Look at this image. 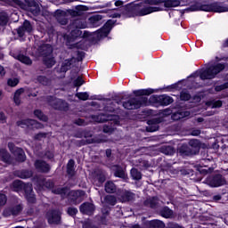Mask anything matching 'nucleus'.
Segmentation results:
<instances>
[{"instance_id": "f257e3e1", "label": "nucleus", "mask_w": 228, "mask_h": 228, "mask_svg": "<svg viewBox=\"0 0 228 228\" xmlns=\"http://www.w3.org/2000/svg\"><path fill=\"white\" fill-rule=\"evenodd\" d=\"M154 92H158V89L148 88L135 90L134 91V95H135V97L130 98L127 102H122V99L124 98L115 100V102L108 100L107 103L109 105L105 107V111H109V113L106 112L105 114L94 116V120L95 122H108L110 120H117V116L113 114V111H115L117 108L115 104H122L125 110H138L139 108H142V106H149V103L159 104V95H151L149 100H147V97L143 96L151 95V94H154Z\"/></svg>"}, {"instance_id": "f03ea898", "label": "nucleus", "mask_w": 228, "mask_h": 228, "mask_svg": "<svg viewBox=\"0 0 228 228\" xmlns=\"http://www.w3.org/2000/svg\"><path fill=\"white\" fill-rule=\"evenodd\" d=\"M181 2L179 0H164L163 3L158 4V0H148V4L141 5L139 10V15H149L154 13V12H162L165 8H175L180 6Z\"/></svg>"}, {"instance_id": "7ed1b4c3", "label": "nucleus", "mask_w": 228, "mask_h": 228, "mask_svg": "<svg viewBox=\"0 0 228 228\" xmlns=\"http://www.w3.org/2000/svg\"><path fill=\"white\" fill-rule=\"evenodd\" d=\"M84 12H88V7L86 5H77L74 10H61L58 9L53 12V17H55L57 22L61 26H67L69 24V16L79 17L83 15Z\"/></svg>"}, {"instance_id": "20e7f679", "label": "nucleus", "mask_w": 228, "mask_h": 228, "mask_svg": "<svg viewBox=\"0 0 228 228\" xmlns=\"http://www.w3.org/2000/svg\"><path fill=\"white\" fill-rule=\"evenodd\" d=\"M225 69V64L216 63L208 65L206 68L196 71L191 75V77H200V79H215L217 74H220L222 70Z\"/></svg>"}, {"instance_id": "39448f33", "label": "nucleus", "mask_w": 228, "mask_h": 228, "mask_svg": "<svg viewBox=\"0 0 228 228\" xmlns=\"http://www.w3.org/2000/svg\"><path fill=\"white\" fill-rule=\"evenodd\" d=\"M11 6L14 8H21L27 12H32L33 15H40V6L37 4V0H25V3L20 0H8Z\"/></svg>"}, {"instance_id": "423d86ee", "label": "nucleus", "mask_w": 228, "mask_h": 228, "mask_svg": "<svg viewBox=\"0 0 228 228\" xmlns=\"http://www.w3.org/2000/svg\"><path fill=\"white\" fill-rule=\"evenodd\" d=\"M53 193H55V195H61L63 199L65 197H69L71 200H77V199H81L84 200V199H86V194L83 191H69V188L67 187H54L52 190Z\"/></svg>"}, {"instance_id": "0eeeda50", "label": "nucleus", "mask_w": 228, "mask_h": 228, "mask_svg": "<svg viewBox=\"0 0 228 228\" xmlns=\"http://www.w3.org/2000/svg\"><path fill=\"white\" fill-rule=\"evenodd\" d=\"M86 20L77 19L74 20L70 25L68 27V33L64 34L63 38H67V37H72L73 38H77V37L81 36V30L86 28Z\"/></svg>"}, {"instance_id": "6e6552de", "label": "nucleus", "mask_w": 228, "mask_h": 228, "mask_svg": "<svg viewBox=\"0 0 228 228\" xmlns=\"http://www.w3.org/2000/svg\"><path fill=\"white\" fill-rule=\"evenodd\" d=\"M222 2H214L208 4H200L198 6V10L201 12H215L216 13H224L228 12V0H221Z\"/></svg>"}, {"instance_id": "1a4fd4ad", "label": "nucleus", "mask_w": 228, "mask_h": 228, "mask_svg": "<svg viewBox=\"0 0 228 228\" xmlns=\"http://www.w3.org/2000/svg\"><path fill=\"white\" fill-rule=\"evenodd\" d=\"M12 190L14 191H22L23 190L27 200H35V192H33L31 183H24L22 181L16 180L12 183Z\"/></svg>"}, {"instance_id": "9d476101", "label": "nucleus", "mask_w": 228, "mask_h": 228, "mask_svg": "<svg viewBox=\"0 0 228 228\" xmlns=\"http://www.w3.org/2000/svg\"><path fill=\"white\" fill-rule=\"evenodd\" d=\"M37 53L39 56H44V62L48 67V69H51V67H53L54 63H56V61H54V58L53 57V46L51 45H41Z\"/></svg>"}, {"instance_id": "9b49d317", "label": "nucleus", "mask_w": 228, "mask_h": 228, "mask_svg": "<svg viewBox=\"0 0 228 228\" xmlns=\"http://www.w3.org/2000/svg\"><path fill=\"white\" fill-rule=\"evenodd\" d=\"M115 204H117V200H104V201H102V216L100 217V222L103 225H106L108 224V219L106 217L108 216V215H110V211H111V206H115Z\"/></svg>"}, {"instance_id": "f8f14e48", "label": "nucleus", "mask_w": 228, "mask_h": 228, "mask_svg": "<svg viewBox=\"0 0 228 228\" xmlns=\"http://www.w3.org/2000/svg\"><path fill=\"white\" fill-rule=\"evenodd\" d=\"M46 218L50 225H60L61 224V210L51 209L46 213Z\"/></svg>"}, {"instance_id": "ddd939ff", "label": "nucleus", "mask_w": 228, "mask_h": 228, "mask_svg": "<svg viewBox=\"0 0 228 228\" xmlns=\"http://www.w3.org/2000/svg\"><path fill=\"white\" fill-rule=\"evenodd\" d=\"M113 26H115V20H109L100 30L95 32L94 35L97 40H101V38H106V37L110 35V31H111L113 28Z\"/></svg>"}, {"instance_id": "4468645a", "label": "nucleus", "mask_w": 228, "mask_h": 228, "mask_svg": "<svg viewBox=\"0 0 228 228\" xmlns=\"http://www.w3.org/2000/svg\"><path fill=\"white\" fill-rule=\"evenodd\" d=\"M132 228H165V223L158 219L144 220L142 224H134Z\"/></svg>"}, {"instance_id": "2eb2a0df", "label": "nucleus", "mask_w": 228, "mask_h": 228, "mask_svg": "<svg viewBox=\"0 0 228 228\" xmlns=\"http://www.w3.org/2000/svg\"><path fill=\"white\" fill-rule=\"evenodd\" d=\"M20 127H28L29 129H42V124L34 119H22L17 122Z\"/></svg>"}, {"instance_id": "dca6fc26", "label": "nucleus", "mask_w": 228, "mask_h": 228, "mask_svg": "<svg viewBox=\"0 0 228 228\" xmlns=\"http://www.w3.org/2000/svg\"><path fill=\"white\" fill-rule=\"evenodd\" d=\"M49 104L52 108H54V110H67L69 109V103H67L63 100L54 98V97L50 98Z\"/></svg>"}, {"instance_id": "f3484780", "label": "nucleus", "mask_w": 228, "mask_h": 228, "mask_svg": "<svg viewBox=\"0 0 228 228\" xmlns=\"http://www.w3.org/2000/svg\"><path fill=\"white\" fill-rule=\"evenodd\" d=\"M207 183L212 188H218V186H223L225 184V180L222 175H216L215 176H210L207 179Z\"/></svg>"}, {"instance_id": "a211bd4d", "label": "nucleus", "mask_w": 228, "mask_h": 228, "mask_svg": "<svg viewBox=\"0 0 228 228\" xmlns=\"http://www.w3.org/2000/svg\"><path fill=\"white\" fill-rule=\"evenodd\" d=\"M8 147L11 152H12V154H14V156L16 157V159L21 162L26 161V154L24 153V151L22 149L15 147V145L12 142L8 143Z\"/></svg>"}, {"instance_id": "6ab92c4d", "label": "nucleus", "mask_w": 228, "mask_h": 228, "mask_svg": "<svg viewBox=\"0 0 228 228\" xmlns=\"http://www.w3.org/2000/svg\"><path fill=\"white\" fill-rule=\"evenodd\" d=\"M23 208L20 204L13 205L12 207H9L5 208L3 212L4 216H17V215L20 214V211H22Z\"/></svg>"}, {"instance_id": "aec40b11", "label": "nucleus", "mask_w": 228, "mask_h": 228, "mask_svg": "<svg viewBox=\"0 0 228 228\" xmlns=\"http://www.w3.org/2000/svg\"><path fill=\"white\" fill-rule=\"evenodd\" d=\"M197 110H198V108L194 107L192 110H178L177 112H175L172 115V118H173V120H181V118L190 117L191 115V113H193V111H195Z\"/></svg>"}, {"instance_id": "412c9836", "label": "nucleus", "mask_w": 228, "mask_h": 228, "mask_svg": "<svg viewBox=\"0 0 228 228\" xmlns=\"http://www.w3.org/2000/svg\"><path fill=\"white\" fill-rule=\"evenodd\" d=\"M36 181L37 185L41 189L44 190V188H53L54 183L51 180H45L43 176H38L34 179Z\"/></svg>"}, {"instance_id": "4be33fe9", "label": "nucleus", "mask_w": 228, "mask_h": 228, "mask_svg": "<svg viewBox=\"0 0 228 228\" xmlns=\"http://www.w3.org/2000/svg\"><path fill=\"white\" fill-rule=\"evenodd\" d=\"M118 195L121 197V199L126 200H136V199H138V193L133 192L131 191L118 190Z\"/></svg>"}, {"instance_id": "5701e85b", "label": "nucleus", "mask_w": 228, "mask_h": 228, "mask_svg": "<svg viewBox=\"0 0 228 228\" xmlns=\"http://www.w3.org/2000/svg\"><path fill=\"white\" fill-rule=\"evenodd\" d=\"M79 209L80 213L83 215H88L89 216H92L95 211V206L93 203L85 202L80 206Z\"/></svg>"}, {"instance_id": "b1692460", "label": "nucleus", "mask_w": 228, "mask_h": 228, "mask_svg": "<svg viewBox=\"0 0 228 228\" xmlns=\"http://www.w3.org/2000/svg\"><path fill=\"white\" fill-rule=\"evenodd\" d=\"M76 61H81V58H71V59H67L65 60L61 67V72H67V70H69V69L72 67V65H74V63H76Z\"/></svg>"}, {"instance_id": "393cba45", "label": "nucleus", "mask_w": 228, "mask_h": 228, "mask_svg": "<svg viewBox=\"0 0 228 228\" xmlns=\"http://www.w3.org/2000/svg\"><path fill=\"white\" fill-rule=\"evenodd\" d=\"M89 24L91 28H99L102 24V16L101 14H95L89 18Z\"/></svg>"}, {"instance_id": "a878e982", "label": "nucleus", "mask_w": 228, "mask_h": 228, "mask_svg": "<svg viewBox=\"0 0 228 228\" xmlns=\"http://www.w3.org/2000/svg\"><path fill=\"white\" fill-rule=\"evenodd\" d=\"M31 33L33 31V26L28 20H25L23 26L18 28L19 37H24V32Z\"/></svg>"}, {"instance_id": "bb28decb", "label": "nucleus", "mask_w": 228, "mask_h": 228, "mask_svg": "<svg viewBox=\"0 0 228 228\" xmlns=\"http://www.w3.org/2000/svg\"><path fill=\"white\" fill-rule=\"evenodd\" d=\"M35 167L39 172H48L49 170H51V167L49 166V164H46L45 161L43 160H37L35 162Z\"/></svg>"}, {"instance_id": "cd10ccee", "label": "nucleus", "mask_w": 228, "mask_h": 228, "mask_svg": "<svg viewBox=\"0 0 228 228\" xmlns=\"http://www.w3.org/2000/svg\"><path fill=\"white\" fill-rule=\"evenodd\" d=\"M178 152L181 156H191L192 154H195V151H191V148L188 147L186 144L182 145L178 149Z\"/></svg>"}, {"instance_id": "c85d7f7f", "label": "nucleus", "mask_w": 228, "mask_h": 228, "mask_svg": "<svg viewBox=\"0 0 228 228\" xmlns=\"http://www.w3.org/2000/svg\"><path fill=\"white\" fill-rule=\"evenodd\" d=\"M111 170L114 171V175L116 177H120L121 179L126 177V171H124V168L120 167L119 166H112Z\"/></svg>"}, {"instance_id": "c756f323", "label": "nucleus", "mask_w": 228, "mask_h": 228, "mask_svg": "<svg viewBox=\"0 0 228 228\" xmlns=\"http://www.w3.org/2000/svg\"><path fill=\"white\" fill-rule=\"evenodd\" d=\"M159 99L161 106H168V104H172V102H174V99L167 94L159 95Z\"/></svg>"}, {"instance_id": "7c9ffc66", "label": "nucleus", "mask_w": 228, "mask_h": 228, "mask_svg": "<svg viewBox=\"0 0 228 228\" xmlns=\"http://www.w3.org/2000/svg\"><path fill=\"white\" fill-rule=\"evenodd\" d=\"M94 183L98 181V184H102L104 181H106V176H104V173L102 171H95L94 172Z\"/></svg>"}, {"instance_id": "2f4dec72", "label": "nucleus", "mask_w": 228, "mask_h": 228, "mask_svg": "<svg viewBox=\"0 0 228 228\" xmlns=\"http://www.w3.org/2000/svg\"><path fill=\"white\" fill-rule=\"evenodd\" d=\"M16 60H19L21 63H24L25 65H31L33 63V61L31 59L22 53H20L16 55Z\"/></svg>"}, {"instance_id": "473e14b6", "label": "nucleus", "mask_w": 228, "mask_h": 228, "mask_svg": "<svg viewBox=\"0 0 228 228\" xmlns=\"http://www.w3.org/2000/svg\"><path fill=\"white\" fill-rule=\"evenodd\" d=\"M160 152H162V154H166V156H172L175 154V150H174V147L172 146L164 145L160 148Z\"/></svg>"}, {"instance_id": "72a5a7b5", "label": "nucleus", "mask_w": 228, "mask_h": 228, "mask_svg": "<svg viewBox=\"0 0 228 228\" xmlns=\"http://www.w3.org/2000/svg\"><path fill=\"white\" fill-rule=\"evenodd\" d=\"M105 191L107 193H115L117 191V185L111 181H109L105 183Z\"/></svg>"}, {"instance_id": "f704fd0d", "label": "nucleus", "mask_w": 228, "mask_h": 228, "mask_svg": "<svg viewBox=\"0 0 228 228\" xmlns=\"http://www.w3.org/2000/svg\"><path fill=\"white\" fill-rule=\"evenodd\" d=\"M71 80L73 81L74 86L79 87L85 84V80H83V77L77 76V74H76L75 76H71Z\"/></svg>"}, {"instance_id": "c9c22d12", "label": "nucleus", "mask_w": 228, "mask_h": 228, "mask_svg": "<svg viewBox=\"0 0 228 228\" xmlns=\"http://www.w3.org/2000/svg\"><path fill=\"white\" fill-rule=\"evenodd\" d=\"M160 215L164 218H170V216H172V215H174V212L168 207H164L160 210Z\"/></svg>"}, {"instance_id": "e433bc0d", "label": "nucleus", "mask_w": 228, "mask_h": 228, "mask_svg": "<svg viewBox=\"0 0 228 228\" xmlns=\"http://www.w3.org/2000/svg\"><path fill=\"white\" fill-rule=\"evenodd\" d=\"M148 124L149 126L146 127V131H148V133H154L159 129L158 123H153L152 120L148 121Z\"/></svg>"}, {"instance_id": "4c0bfd02", "label": "nucleus", "mask_w": 228, "mask_h": 228, "mask_svg": "<svg viewBox=\"0 0 228 228\" xmlns=\"http://www.w3.org/2000/svg\"><path fill=\"white\" fill-rule=\"evenodd\" d=\"M24 94V88H20L14 93V102L15 104H20V95Z\"/></svg>"}, {"instance_id": "58836bf2", "label": "nucleus", "mask_w": 228, "mask_h": 228, "mask_svg": "<svg viewBox=\"0 0 228 228\" xmlns=\"http://www.w3.org/2000/svg\"><path fill=\"white\" fill-rule=\"evenodd\" d=\"M33 175V171L23 170L18 173V177L20 179H29Z\"/></svg>"}, {"instance_id": "ea45409f", "label": "nucleus", "mask_w": 228, "mask_h": 228, "mask_svg": "<svg viewBox=\"0 0 228 228\" xmlns=\"http://www.w3.org/2000/svg\"><path fill=\"white\" fill-rule=\"evenodd\" d=\"M130 174L134 181H140L142 179V173L136 168H132Z\"/></svg>"}, {"instance_id": "a19ab883", "label": "nucleus", "mask_w": 228, "mask_h": 228, "mask_svg": "<svg viewBox=\"0 0 228 228\" xmlns=\"http://www.w3.org/2000/svg\"><path fill=\"white\" fill-rule=\"evenodd\" d=\"M2 154V161L4 163H12V157H10V153L4 150L1 151Z\"/></svg>"}, {"instance_id": "79ce46f5", "label": "nucleus", "mask_w": 228, "mask_h": 228, "mask_svg": "<svg viewBox=\"0 0 228 228\" xmlns=\"http://www.w3.org/2000/svg\"><path fill=\"white\" fill-rule=\"evenodd\" d=\"M74 165H75V162L73 159H70L68 162L67 172L69 175H71V176L74 175Z\"/></svg>"}, {"instance_id": "37998d69", "label": "nucleus", "mask_w": 228, "mask_h": 228, "mask_svg": "<svg viewBox=\"0 0 228 228\" xmlns=\"http://www.w3.org/2000/svg\"><path fill=\"white\" fill-rule=\"evenodd\" d=\"M35 117L39 118V120H42L43 122H47V116L44 115L43 112H41L40 110H37L34 111Z\"/></svg>"}, {"instance_id": "c03bdc74", "label": "nucleus", "mask_w": 228, "mask_h": 228, "mask_svg": "<svg viewBox=\"0 0 228 228\" xmlns=\"http://www.w3.org/2000/svg\"><path fill=\"white\" fill-rule=\"evenodd\" d=\"M189 145L190 147H191V149L199 151V149L200 148V141L197 139H192L189 142Z\"/></svg>"}, {"instance_id": "a18cd8bd", "label": "nucleus", "mask_w": 228, "mask_h": 228, "mask_svg": "<svg viewBox=\"0 0 228 228\" xmlns=\"http://www.w3.org/2000/svg\"><path fill=\"white\" fill-rule=\"evenodd\" d=\"M207 106L208 108H221L222 106V101H216V102H208Z\"/></svg>"}, {"instance_id": "49530a36", "label": "nucleus", "mask_w": 228, "mask_h": 228, "mask_svg": "<svg viewBox=\"0 0 228 228\" xmlns=\"http://www.w3.org/2000/svg\"><path fill=\"white\" fill-rule=\"evenodd\" d=\"M76 97L80 99V101H88L90 95L88 94V93H77Z\"/></svg>"}, {"instance_id": "de8ad7c7", "label": "nucleus", "mask_w": 228, "mask_h": 228, "mask_svg": "<svg viewBox=\"0 0 228 228\" xmlns=\"http://www.w3.org/2000/svg\"><path fill=\"white\" fill-rule=\"evenodd\" d=\"M190 97H191V95H190V93H188V91L181 92V94H180L181 101H190Z\"/></svg>"}, {"instance_id": "09e8293b", "label": "nucleus", "mask_w": 228, "mask_h": 228, "mask_svg": "<svg viewBox=\"0 0 228 228\" xmlns=\"http://www.w3.org/2000/svg\"><path fill=\"white\" fill-rule=\"evenodd\" d=\"M7 85L12 87L17 86L19 85V78H9L7 80Z\"/></svg>"}, {"instance_id": "8fccbe9b", "label": "nucleus", "mask_w": 228, "mask_h": 228, "mask_svg": "<svg viewBox=\"0 0 228 228\" xmlns=\"http://www.w3.org/2000/svg\"><path fill=\"white\" fill-rule=\"evenodd\" d=\"M5 24H8V14L4 12H1V25L4 26Z\"/></svg>"}, {"instance_id": "3c124183", "label": "nucleus", "mask_w": 228, "mask_h": 228, "mask_svg": "<svg viewBox=\"0 0 228 228\" xmlns=\"http://www.w3.org/2000/svg\"><path fill=\"white\" fill-rule=\"evenodd\" d=\"M67 213L69 216H75L76 215H77V208L74 207H69L68 208Z\"/></svg>"}, {"instance_id": "603ef678", "label": "nucleus", "mask_w": 228, "mask_h": 228, "mask_svg": "<svg viewBox=\"0 0 228 228\" xmlns=\"http://www.w3.org/2000/svg\"><path fill=\"white\" fill-rule=\"evenodd\" d=\"M37 81L41 85H49V78L44 77V76H39L37 77Z\"/></svg>"}, {"instance_id": "864d4df0", "label": "nucleus", "mask_w": 228, "mask_h": 228, "mask_svg": "<svg viewBox=\"0 0 228 228\" xmlns=\"http://www.w3.org/2000/svg\"><path fill=\"white\" fill-rule=\"evenodd\" d=\"M225 88H228V82L216 86L215 90L216 92H222V90H225Z\"/></svg>"}, {"instance_id": "5fc2aeb1", "label": "nucleus", "mask_w": 228, "mask_h": 228, "mask_svg": "<svg viewBox=\"0 0 228 228\" xmlns=\"http://www.w3.org/2000/svg\"><path fill=\"white\" fill-rule=\"evenodd\" d=\"M167 228H184V227L175 223H170L167 224Z\"/></svg>"}, {"instance_id": "6e6d98bb", "label": "nucleus", "mask_w": 228, "mask_h": 228, "mask_svg": "<svg viewBox=\"0 0 228 228\" xmlns=\"http://www.w3.org/2000/svg\"><path fill=\"white\" fill-rule=\"evenodd\" d=\"M46 136H47V134L39 133L36 135V140H42V138H45Z\"/></svg>"}, {"instance_id": "4d7b16f0", "label": "nucleus", "mask_w": 228, "mask_h": 228, "mask_svg": "<svg viewBox=\"0 0 228 228\" xmlns=\"http://www.w3.org/2000/svg\"><path fill=\"white\" fill-rule=\"evenodd\" d=\"M110 17H112L113 19H118V17H120V12H118L117 11H112Z\"/></svg>"}, {"instance_id": "13d9d810", "label": "nucleus", "mask_w": 228, "mask_h": 228, "mask_svg": "<svg viewBox=\"0 0 228 228\" xmlns=\"http://www.w3.org/2000/svg\"><path fill=\"white\" fill-rule=\"evenodd\" d=\"M224 196L225 194H217L214 196V200H222V199H225Z\"/></svg>"}, {"instance_id": "bf43d9fd", "label": "nucleus", "mask_w": 228, "mask_h": 228, "mask_svg": "<svg viewBox=\"0 0 228 228\" xmlns=\"http://www.w3.org/2000/svg\"><path fill=\"white\" fill-rule=\"evenodd\" d=\"M149 202H150L151 208H152L153 209H156V201L155 200L144 201V204H149Z\"/></svg>"}, {"instance_id": "052dcab7", "label": "nucleus", "mask_w": 228, "mask_h": 228, "mask_svg": "<svg viewBox=\"0 0 228 228\" xmlns=\"http://www.w3.org/2000/svg\"><path fill=\"white\" fill-rule=\"evenodd\" d=\"M76 124H77V126H85V120H84V119H81V118H78V119L76 121Z\"/></svg>"}, {"instance_id": "680f3d73", "label": "nucleus", "mask_w": 228, "mask_h": 228, "mask_svg": "<svg viewBox=\"0 0 228 228\" xmlns=\"http://www.w3.org/2000/svg\"><path fill=\"white\" fill-rule=\"evenodd\" d=\"M199 134H200V130H199V129L192 130V132H191L192 136H199Z\"/></svg>"}, {"instance_id": "e2e57ef3", "label": "nucleus", "mask_w": 228, "mask_h": 228, "mask_svg": "<svg viewBox=\"0 0 228 228\" xmlns=\"http://www.w3.org/2000/svg\"><path fill=\"white\" fill-rule=\"evenodd\" d=\"M181 83H183V82H178L177 84L172 85L168 88H171V89L181 88L179 86V85H181Z\"/></svg>"}, {"instance_id": "0e129e2a", "label": "nucleus", "mask_w": 228, "mask_h": 228, "mask_svg": "<svg viewBox=\"0 0 228 228\" xmlns=\"http://www.w3.org/2000/svg\"><path fill=\"white\" fill-rule=\"evenodd\" d=\"M122 4H124V2L118 0L115 2V6H122Z\"/></svg>"}, {"instance_id": "69168bd1", "label": "nucleus", "mask_w": 228, "mask_h": 228, "mask_svg": "<svg viewBox=\"0 0 228 228\" xmlns=\"http://www.w3.org/2000/svg\"><path fill=\"white\" fill-rule=\"evenodd\" d=\"M46 158H48V159H52V158H53V154L52 152H48L45 154Z\"/></svg>"}, {"instance_id": "338daca9", "label": "nucleus", "mask_w": 228, "mask_h": 228, "mask_svg": "<svg viewBox=\"0 0 228 228\" xmlns=\"http://www.w3.org/2000/svg\"><path fill=\"white\" fill-rule=\"evenodd\" d=\"M106 156H107V158H110V156H111V150L106 151Z\"/></svg>"}, {"instance_id": "774afa93", "label": "nucleus", "mask_w": 228, "mask_h": 228, "mask_svg": "<svg viewBox=\"0 0 228 228\" xmlns=\"http://www.w3.org/2000/svg\"><path fill=\"white\" fill-rule=\"evenodd\" d=\"M197 120H198V122H204V118H199Z\"/></svg>"}]
</instances>
